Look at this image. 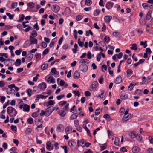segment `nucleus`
I'll return each instance as SVG.
<instances>
[{"instance_id":"1","label":"nucleus","mask_w":153,"mask_h":153,"mask_svg":"<svg viewBox=\"0 0 153 153\" xmlns=\"http://www.w3.org/2000/svg\"><path fill=\"white\" fill-rule=\"evenodd\" d=\"M7 112L10 117H15L17 114L16 110L13 107L10 106L7 108Z\"/></svg>"},{"instance_id":"2","label":"nucleus","mask_w":153,"mask_h":153,"mask_svg":"<svg viewBox=\"0 0 153 153\" xmlns=\"http://www.w3.org/2000/svg\"><path fill=\"white\" fill-rule=\"evenodd\" d=\"M19 108L20 109L23 108L24 111L28 112L30 111V106L26 104L23 103L19 105Z\"/></svg>"},{"instance_id":"3","label":"nucleus","mask_w":153,"mask_h":153,"mask_svg":"<svg viewBox=\"0 0 153 153\" xmlns=\"http://www.w3.org/2000/svg\"><path fill=\"white\" fill-rule=\"evenodd\" d=\"M79 69L80 71L85 73L87 71L88 66L86 64H82L79 65Z\"/></svg>"},{"instance_id":"4","label":"nucleus","mask_w":153,"mask_h":153,"mask_svg":"<svg viewBox=\"0 0 153 153\" xmlns=\"http://www.w3.org/2000/svg\"><path fill=\"white\" fill-rule=\"evenodd\" d=\"M54 108L52 107H49L45 111L46 116H49L52 113V112L54 110Z\"/></svg>"},{"instance_id":"5","label":"nucleus","mask_w":153,"mask_h":153,"mask_svg":"<svg viewBox=\"0 0 153 153\" xmlns=\"http://www.w3.org/2000/svg\"><path fill=\"white\" fill-rule=\"evenodd\" d=\"M29 41L31 45L34 44H37V39L34 38L33 37H32V36H30V37Z\"/></svg>"},{"instance_id":"6","label":"nucleus","mask_w":153,"mask_h":153,"mask_svg":"<svg viewBox=\"0 0 153 153\" xmlns=\"http://www.w3.org/2000/svg\"><path fill=\"white\" fill-rule=\"evenodd\" d=\"M64 128V126L62 124H60L58 125L57 126L56 131L58 132H60L61 131H63Z\"/></svg>"},{"instance_id":"7","label":"nucleus","mask_w":153,"mask_h":153,"mask_svg":"<svg viewBox=\"0 0 153 153\" xmlns=\"http://www.w3.org/2000/svg\"><path fill=\"white\" fill-rule=\"evenodd\" d=\"M112 16H106L104 18V20L105 22L108 24L112 19Z\"/></svg>"},{"instance_id":"8","label":"nucleus","mask_w":153,"mask_h":153,"mask_svg":"<svg viewBox=\"0 0 153 153\" xmlns=\"http://www.w3.org/2000/svg\"><path fill=\"white\" fill-rule=\"evenodd\" d=\"M98 85V84L97 81H95L91 85L90 88H91L93 90V89H95Z\"/></svg>"},{"instance_id":"9","label":"nucleus","mask_w":153,"mask_h":153,"mask_svg":"<svg viewBox=\"0 0 153 153\" xmlns=\"http://www.w3.org/2000/svg\"><path fill=\"white\" fill-rule=\"evenodd\" d=\"M48 97V96H44L42 94L37 95H36V98L35 99V101L36 102H37L39 100V99L41 98L42 99H45Z\"/></svg>"},{"instance_id":"10","label":"nucleus","mask_w":153,"mask_h":153,"mask_svg":"<svg viewBox=\"0 0 153 153\" xmlns=\"http://www.w3.org/2000/svg\"><path fill=\"white\" fill-rule=\"evenodd\" d=\"M53 9L52 11L55 13L58 12L60 10V7L57 5H54L53 6Z\"/></svg>"},{"instance_id":"11","label":"nucleus","mask_w":153,"mask_h":153,"mask_svg":"<svg viewBox=\"0 0 153 153\" xmlns=\"http://www.w3.org/2000/svg\"><path fill=\"white\" fill-rule=\"evenodd\" d=\"M114 3L111 2H108L106 4V7L108 10L111 9L113 7Z\"/></svg>"},{"instance_id":"12","label":"nucleus","mask_w":153,"mask_h":153,"mask_svg":"<svg viewBox=\"0 0 153 153\" xmlns=\"http://www.w3.org/2000/svg\"><path fill=\"white\" fill-rule=\"evenodd\" d=\"M73 76L74 79H77L80 77V73L77 71L76 70L74 73Z\"/></svg>"},{"instance_id":"13","label":"nucleus","mask_w":153,"mask_h":153,"mask_svg":"<svg viewBox=\"0 0 153 153\" xmlns=\"http://www.w3.org/2000/svg\"><path fill=\"white\" fill-rule=\"evenodd\" d=\"M122 81V77L120 76H119L115 79L114 82L116 84H119Z\"/></svg>"},{"instance_id":"14","label":"nucleus","mask_w":153,"mask_h":153,"mask_svg":"<svg viewBox=\"0 0 153 153\" xmlns=\"http://www.w3.org/2000/svg\"><path fill=\"white\" fill-rule=\"evenodd\" d=\"M55 79L52 76L49 77L47 80V82L49 83H54L55 82Z\"/></svg>"},{"instance_id":"15","label":"nucleus","mask_w":153,"mask_h":153,"mask_svg":"<svg viewBox=\"0 0 153 153\" xmlns=\"http://www.w3.org/2000/svg\"><path fill=\"white\" fill-rule=\"evenodd\" d=\"M33 55L32 54H28L26 57V60L27 62L30 61L32 59Z\"/></svg>"},{"instance_id":"16","label":"nucleus","mask_w":153,"mask_h":153,"mask_svg":"<svg viewBox=\"0 0 153 153\" xmlns=\"http://www.w3.org/2000/svg\"><path fill=\"white\" fill-rule=\"evenodd\" d=\"M140 149L137 146H134L132 148V151L134 153H137L140 151Z\"/></svg>"},{"instance_id":"17","label":"nucleus","mask_w":153,"mask_h":153,"mask_svg":"<svg viewBox=\"0 0 153 153\" xmlns=\"http://www.w3.org/2000/svg\"><path fill=\"white\" fill-rule=\"evenodd\" d=\"M131 116V114L128 113V115L127 116L124 115L122 118V121L123 122H126L128 120Z\"/></svg>"},{"instance_id":"18","label":"nucleus","mask_w":153,"mask_h":153,"mask_svg":"<svg viewBox=\"0 0 153 153\" xmlns=\"http://www.w3.org/2000/svg\"><path fill=\"white\" fill-rule=\"evenodd\" d=\"M72 128L71 126L67 127L65 128V132L67 134H68L70 133L71 132V131L72 130Z\"/></svg>"},{"instance_id":"19","label":"nucleus","mask_w":153,"mask_h":153,"mask_svg":"<svg viewBox=\"0 0 153 153\" xmlns=\"http://www.w3.org/2000/svg\"><path fill=\"white\" fill-rule=\"evenodd\" d=\"M39 86L41 89H44L46 88L47 85L45 83L42 82L39 84Z\"/></svg>"},{"instance_id":"20","label":"nucleus","mask_w":153,"mask_h":153,"mask_svg":"<svg viewBox=\"0 0 153 153\" xmlns=\"http://www.w3.org/2000/svg\"><path fill=\"white\" fill-rule=\"evenodd\" d=\"M7 92L8 94H14L15 93V91L13 89L8 88L7 89Z\"/></svg>"},{"instance_id":"21","label":"nucleus","mask_w":153,"mask_h":153,"mask_svg":"<svg viewBox=\"0 0 153 153\" xmlns=\"http://www.w3.org/2000/svg\"><path fill=\"white\" fill-rule=\"evenodd\" d=\"M69 146L71 148L75 146L76 145V143L74 141H70L68 143Z\"/></svg>"},{"instance_id":"22","label":"nucleus","mask_w":153,"mask_h":153,"mask_svg":"<svg viewBox=\"0 0 153 153\" xmlns=\"http://www.w3.org/2000/svg\"><path fill=\"white\" fill-rule=\"evenodd\" d=\"M152 11L149 10L147 13L146 17V19L147 20H149L151 17Z\"/></svg>"},{"instance_id":"23","label":"nucleus","mask_w":153,"mask_h":153,"mask_svg":"<svg viewBox=\"0 0 153 153\" xmlns=\"http://www.w3.org/2000/svg\"><path fill=\"white\" fill-rule=\"evenodd\" d=\"M128 95L125 93L122 94L120 96V98L124 100L128 98Z\"/></svg>"},{"instance_id":"24","label":"nucleus","mask_w":153,"mask_h":153,"mask_svg":"<svg viewBox=\"0 0 153 153\" xmlns=\"http://www.w3.org/2000/svg\"><path fill=\"white\" fill-rule=\"evenodd\" d=\"M114 143L115 145L119 146L120 143V139L118 137H117L115 138Z\"/></svg>"},{"instance_id":"25","label":"nucleus","mask_w":153,"mask_h":153,"mask_svg":"<svg viewBox=\"0 0 153 153\" xmlns=\"http://www.w3.org/2000/svg\"><path fill=\"white\" fill-rule=\"evenodd\" d=\"M130 45L131 46L130 47L131 49L133 50L136 51L137 50V45L136 43H134L131 44Z\"/></svg>"},{"instance_id":"26","label":"nucleus","mask_w":153,"mask_h":153,"mask_svg":"<svg viewBox=\"0 0 153 153\" xmlns=\"http://www.w3.org/2000/svg\"><path fill=\"white\" fill-rule=\"evenodd\" d=\"M21 61L19 59H17L16 61L15 65L16 66H19L21 64Z\"/></svg>"},{"instance_id":"27","label":"nucleus","mask_w":153,"mask_h":153,"mask_svg":"<svg viewBox=\"0 0 153 153\" xmlns=\"http://www.w3.org/2000/svg\"><path fill=\"white\" fill-rule=\"evenodd\" d=\"M85 143L84 140H79L77 141V146L78 147H79L80 145L82 146V145L83 144Z\"/></svg>"},{"instance_id":"28","label":"nucleus","mask_w":153,"mask_h":153,"mask_svg":"<svg viewBox=\"0 0 153 153\" xmlns=\"http://www.w3.org/2000/svg\"><path fill=\"white\" fill-rule=\"evenodd\" d=\"M85 63L88 64L90 63V61L87 59H82L79 62V63L84 64Z\"/></svg>"},{"instance_id":"29","label":"nucleus","mask_w":153,"mask_h":153,"mask_svg":"<svg viewBox=\"0 0 153 153\" xmlns=\"http://www.w3.org/2000/svg\"><path fill=\"white\" fill-rule=\"evenodd\" d=\"M48 65L47 64H44L41 66V69L42 70L46 69L48 68Z\"/></svg>"},{"instance_id":"30","label":"nucleus","mask_w":153,"mask_h":153,"mask_svg":"<svg viewBox=\"0 0 153 153\" xmlns=\"http://www.w3.org/2000/svg\"><path fill=\"white\" fill-rule=\"evenodd\" d=\"M27 6L30 8H33L35 6V4L33 2L27 3Z\"/></svg>"},{"instance_id":"31","label":"nucleus","mask_w":153,"mask_h":153,"mask_svg":"<svg viewBox=\"0 0 153 153\" xmlns=\"http://www.w3.org/2000/svg\"><path fill=\"white\" fill-rule=\"evenodd\" d=\"M59 114L62 117H64L66 113L63 110H61L59 111Z\"/></svg>"},{"instance_id":"32","label":"nucleus","mask_w":153,"mask_h":153,"mask_svg":"<svg viewBox=\"0 0 153 153\" xmlns=\"http://www.w3.org/2000/svg\"><path fill=\"white\" fill-rule=\"evenodd\" d=\"M78 43L79 46L81 47L83 46L84 43L83 42H82L80 41V38H79L77 41Z\"/></svg>"},{"instance_id":"33","label":"nucleus","mask_w":153,"mask_h":153,"mask_svg":"<svg viewBox=\"0 0 153 153\" xmlns=\"http://www.w3.org/2000/svg\"><path fill=\"white\" fill-rule=\"evenodd\" d=\"M142 93V91L140 89H137L135 91L134 94L135 95H140Z\"/></svg>"},{"instance_id":"34","label":"nucleus","mask_w":153,"mask_h":153,"mask_svg":"<svg viewBox=\"0 0 153 153\" xmlns=\"http://www.w3.org/2000/svg\"><path fill=\"white\" fill-rule=\"evenodd\" d=\"M46 148L49 151L51 150L50 147L51 146V143L50 141L47 142L46 144Z\"/></svg>"},{"instance_id":"35","label":"nucleus","mask_w":153,"mask_h":153,"mask_svg":"<svg viewBox=\"0 0 153 153\" xmlns=\"http://www.w3.org/2000/svg\"><path fill=\"white\" fill-rule=\"evenodd\" d=\"M37 35V32L35 30H33L31 33V35L30 36L33 37L34 38L36 37Z\"/></svg>"},{"instance_id":"36","label":"nucleus","mask_w":153,"mask_h":153,"mask_svg":"<svg viewBox=\"0 0 153 153\" xmlns=\"http://www.w3.org/2000/svg\"><path fill=\"white\" fill-rule=\"evenodd\" d=\"M31 43L30 44L28 41V40L26 41L24 45V47L25 48H27V47H28L29 46H30V45H31Z\"/></svg>"},{"instance_id":"37","label":"nucleus","mask_w":153,"mask_h":153,"mask_svg":"<svg viewBox=\"0 0 153 153\" xmlns=\"http://www.w3.org/2000/svg\"><path fill=\"white\" fill-rule=\"evenodd\" d=\"M6 14L9 17L10 19V20L13 19L14 16V14L11 15L10 13H6Z\"/></svg>"},{"instance_id":"38","label":"nucleus","mask_w":153,"mask_h":153,"mask_svg":"<svg viewBox=\"0 0 153 153\" xmlns=\"http://www.w3.org/2000/svg\"><path fill=\"white\" fill-rule=\"evenodd\" d=\"M100 13V11L99 9H96L94 13V15L95 16H97L99 15Z\"/></svg>"},{"instance_id":"39","label":"nucleus","mask_w":153,"mask_h":153,"mask_svg":"<svg viewBox=\"0 0 153 153\" xmlns=\"http://www.w3.org/2000/svg\"><path fill=\"white\" fill-rule=\"evenodd\" d=\"M92 4L91 0H86L85 1V4L87 6H90Z\"/></svg>"},{"instance_id":"40","label":"nucleus","mask_w":153,"mask_h":153,"mask_svg":"<svg viewBox=\"0 0 153 153\" xmlns=\"http://www.w3.org/2000/svg\"><path fill=\"white\" fill-rule=\"evenodd\" d=\"M147 41H145L144 42H143L142 41L140 42V44L141 45L143 46L144 48H146L147 46Z\"/></svg>"},{"instance_id":"41","label":"nucleus","mask_w":153,"mask_h":153,"mask_svg":"<svg viewBox=\"0 0 153 153\" xmlns=\"http://www.w3.org/2000/svg\"><path fill=\"white\" fill-rule=\"evenodd\" d=\"M90 34L91 35H93V33L91 30H89L88 31H86V35L87 36H89Z\"/></svg>"},{"instance_id":"42","label":"nucleus","mask_w":153,"mask_h":153,"mask_svg":"<svg viewBox=\"0 0 153 153\" xmlns=\"http://www.w3.org/2000/svg\"><path fill=\"white\" fill-rule=\"evenodd\" d=\"M11 129L13 131L16 132L17 128L16 126L15 125H11L10 126Z\"/></svg>"},{"instance_id":"43","label":"nucleus","mask_w":153,"mask_h":153,"mask_svg":"<svg viewBox=\"0 0 153 153\" xmlns=\"http://www.w3.org/2000/svg\"><path fill=\"white\" fill-rule=\"evenodd\" d=\"M56 74L57 73V71L56 68H53L51 69V74Z\"/></svg>"},{"instance_id":"44","label":"nucleus","mask_w":153,"mask_h":153,"mask_svg":"<svg viewBox=\"0 0 153 153\" xmlns=\"http://www.w3.org/2000/svg\"><path fill=\"white\" fill-rule=\"evenodd\" d=\"M135 85L136 83H134V84L131 83L129 86L128 88L129 89H130V90H131L133 89L134 86Z\"/></svg>"},{"instance_id":"45","label":"nucleus","mask_w":153,"mask_h":153,"mask_svg":"<svg viewBox=\"0 0 153 153\" xmlns=\"http://www.w3.org/2000/svg\"><path fill=\"white\" fill-rule=\"evenodd\" d=\"M55 102L53 100H50L48 101V105H47V106H48V105H54L55 104Z\"/></svg>"},{"instance_id":"46","label":"nucleus","mask_w":153,"mask_h":153,"mask_svg":"<svg viewBox=\"0 0 153 153\" xmlns=\"http://www.w3.org/2000/svg\"><path fill=\"white\" fill-rule=\"evenodd\" d=\"M73 93L74 94L75 96H77L78 97L79 96L80 94L78 91H73Z\"/></svg>"},{"instance_id":"47","label":"nucleus","mask_w":153,"mask_h":153,"mask_svg":"<svg viewBox=\"0 0 153 153\" xmlns=\"http://www.w3.org/2000/svg\"><path fill=\"white\" fill-rule=\"evenodd\" d=\"M76 113H74L70 117V119L73 120L76 118L77 115H76Z\"/></svg>"},{"instance_id":"48","label":"nucleus","mask_w":153,"mask_h":153,"mask_svg":"<svg viewBox=\"0 0 153 153\" xmlns=\"http://www.w3.org/2000/svg\"><path fill=\"white\" fill-rule=\"evenodd\" d=\"M22 50L21 49L17 50L15 51V53L16 55H19L21 53L22 51Z\"/></svg>"},{"instance_id":"49","label":"nucleus","mask_w":153,"mask_h":153,"mask_svg":"<svg viewBox=\"0 0 153 153\" xmlns=\"http://www.w3.org/2000/svg\"><path fill=\"white\" fill-rule=\"evenodd\" d=\"M140 24L142 25H144L146 24V21L144 19H140Z\"/></svg>"},{"instance_id":"50","label":"nucleus","mask_w":153,"mask_h":153,"mask_svg":"<svg viewBox=\"0 0 153 153\" xmlns=\"http://www.w3.org/2000/svg\"><path fill=\"white\" fill-rule=\"evenodd\" d=\"M130 135L131 138H134L136 137L137 134L134 132H132L130 134Z\"/></svg>"},{"instance_id":"51","label":"nucleus","mask_w":153,"mask_h":153,"mask_svg":"<svg viewBox=\"0 0 153 153\" xmlns=\"http://www.w3.org/2000/svg\"><path fill=\"white\" fill-rule=\"evenodd\" d=\"M27 122L30 124H32L33 122V120L32 118L30 117L27 120Z\"/></svg>"},{"instance_id":"52","label":"nucleus","mask_w":153,"mask_h":153,"mask_svg":"<svg viewBox=\"0 0 153 153\" xmlns=\"http://www.w3.org/2000/svg\"><path fill=\"white\" fill-rule=\"evenodd\" d=\"M112 35L114 36L117 37L120 35V32L117 31L114 32L113 33Z\"/></svg>"},{"instance_id":"53","label":"nucleus","mask_w":153,"mask_h":153,"mask_svg":"<svg viewBox=\"0 0 153 153\" xmlns=\"http://www.w3.org/2000/svg\"><path fill=\"white\" fill-rule=\"evenodd\" d=\"M153 136H149L148 139L149 141L150 142V143L151 144L153 143V138L152 137Z\"/></svg>"},{"instance_id":"54","label":"nucleus","mask_w":153,"mask_h":153,"mask_svg":"<svg viewBox=\"0 0 153 153\" xmlns=\"http://www.w3.org/2000/svg\"><path fill=\"white\" fill-rule=\"evenodd\" d=\"M33 28L34 29H36V30H39V28L38 25V23H36L33 26Z\"/></svg>"},{"instance_id":"55","label":"nucleus","mask_w":153,"mask_h":153,"mask_svg":"<svg viewBox=\"0 0 153 153\" xmlns=\"http://www.w3.org/2000/svg\"><path fill=\"white\" fill-rule=\"evenodd\" d=\"M32 131V129L30 128H27L25 131V133L26 134H28L30 133Z\"/></svg>"},{"instance_id":"56","label":"nucleus","mask_w":153,"mask_h":153,"mask_svg":"<svg viewBox=\"0 0 153 153\" xmlns=\"http://www.w3.org/2000/svg\"><path fill=\"white\" fill-rule=\"evenodd\" d=\"M17 2H13L12 3L11 7L12 8H15L17 6Z\"/></svg>"},{"instance_id":"57","label":"nucleus","mask_w":153,"mask_h":153,"mask_svg":"<svg viewBox=\"0 0 153 153\" xmlns=\"http://www.w3.org/2000/svg\"><path fill=\"white\" fill-rule=\"evenodd\" d=\"M133 74V71L131 69H128L127 71V75H131Z\"/></svg>"},{"instance_id":"58","label":"nucleus","mask_w":153,"mask_h":153,"mask_svg":"<svg viewBox=\"0 0 153 153\" xmlns=\"http://www.w3.org/2000/svg\"><path fill=\"white\" fill-rule=\"evenodd\" d=\"M76 129L79 132H81L82 131V128L79 125L76 127Z\"/></svg>"},{"instance_id":"59","label":"nucleus","mask_w":153,"mask_h":153,"mask_svg":"<svg viewBox=\"0 0 153 153\" xmlns=\"http://www.w3.org/2000/svg\"><path fill=\"white\" fill-rule=\"evenodd\" d=\"M49 50L48 48H47L45 49L44 51H43L42 54L43 55H46L49 52Z\"/></svg>"},{"instance_id":"60","label":"nucleus","mask_w":153,"mask_h":153,"mask_svg":"<svg viewBox=\"0 0 153 153\" xmlns=\"http://www.w3.org/2000/svg\"><path fill=\"white\" fill-rule=\"evenodd\" d=\"M61 147L64 150V152L65 153H68V150L67 149V146H61Z\"/></svg>"},{"instance_id":"61","label":"nucleus","mask_w":153,"mask_h":153,"mask_svg":"<svg viewBox=\"0 0 153 153\" xmlns=\"http://www.w3.org/2000/svg\"><path fill=\"white\" fill-rule=\"evenodd\" d=\"M83 18V16L81 15H78L76 17V20L78 21L81 20Z\"/></svg>"},{"instance_id":"62","label":"nucleus","mask_w":153,"mask_h":153,"mask_svg":"<svg viewBox=\"0 0 153 153\" xmlns=\"http://www.w3.org/2000/svg\"><path fill=\"white\" fill-rule=\"evenodd\" d=\"M65 97V95L64 94H62L56 97V98L58 100H60L62 98H64Z\"/></svg>"},{"instance_id":"63","label":"nucleus","mask_w":153,"mask_h":153,"mask_svg":"<svg viewBox=\"0 0 153 153\" xmlns=\"http://www.w3.org/2000/svg\"><path fill=\"white\" fill-rule=\"evenodd\" d=\"M104 40L106 42H108L110 41L109 37L107 36H105L104 38Z\"/></svg>"},{"instance_id":"64","label":"nucleus","mask_w":153,"mask_h":153,"mask_svg":"<svg viewBox=\"0 0 153 153\" xmlns=\"http://www.w3.org/2000/svg\"><path fill=\"white\" fill-rule=\"evenodd\" d=\"M35 56L37 59H40L41 57V54L40 53H36Z\"/></svg>"}]
</instances>
